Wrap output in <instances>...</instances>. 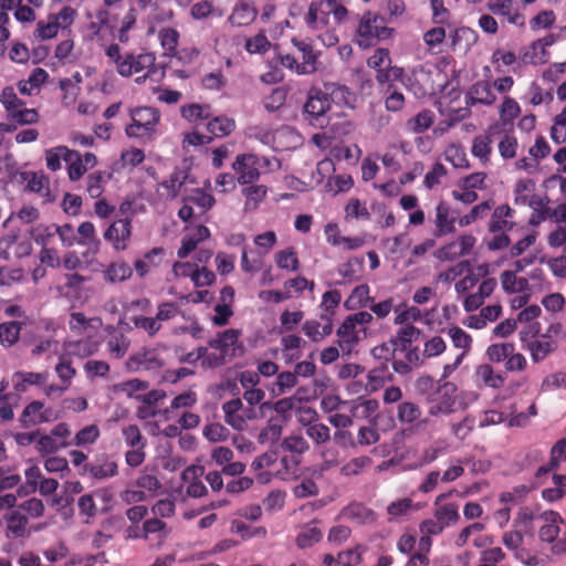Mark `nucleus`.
I'll return each instance as SVG.
<instances>
[{
    "label": "nucleus",
    "instance_id": "1",
    "mask_svg": "<svg viewBox=\"0 0 566 566\" xmlns=\"http://www.w3.org/2000/svg\"><path fill=\"white\" fill-rule=\"evenodd\" d=\"M349 18V11L340 0L313 1L304 14L307 31L324 46L338 43V27Z\"/></svg>",
    "mask_w": 566,
    "mask_h": 566
},
{
    "label": "nucleus",
    "instance_id": "2",
    "mask_svg": "<svg viewBox=\"0 0 566 566\" xmlns=\"http://www.w3.org/2000/svg\"><path fill=\"white\" fill-rule=\"evenodd\" d=\"M109 62L115 66L116 72L123 77H130L135 74L144 73L137 76L135 82L143 84L146 78L156 74V55L151 52H126L122 53L118 44L113 43L105 50Z\"/></svg>",
    "mask_w": 566,
    "mask_h": 566
},
{
    "label": "nucleus",
    "instance_id": "3",
    "mask_svg": "<svg viewBox=\"0 0 566 566\" xmlns=\"http://www.w3.org/2000/svg\"><path fill=\"white\" fill-rule=\"evenodd\" d=\"M373 315L360 311L345 317L338 327L336 335L337 344L340 347L343 356L352 354L354 347L367 336V326L371 323Z\"/></svg>",
    "mask_w": 566,
    "mask_h": 566
},
{
    "label": "nucleus",
    "instance_id": "4",
    "mask_svg": "<svg viewBox=\"0 0 566 566\" xmlns=\"http://www.w3.org/2000/svg\"><path fill=\"white\" fill-rule=\"evenodd\" d=\"M77 15L75 8L63 6L57 12H51L45 19L36 21L32 39L38 42L49 41L56 38L60 31L71 32Z\"/></svg>",
    "mask_w": 566,
    "mask_h": 566
},
{
    "label": "nucleus",
    "instance_id": "5",
    "mask_svg": "<svg viewBox=\"0 0 566 566\" xmlns=\"http://www.w3.org/2000/svg\"><path fill=\"white\" fill-rule=\"evenodd\" d=\"M392 29L388 28L385 19L378 13L367 11L359 18L354 41L360 49H369L380 40L388 39Z\"/></svg>",
    "mask_w": 566,
    "mask_h": 566
},
{
    "label": "nucleus",
    "instance_id": "6",
    "mask_svg": "<svg viewBox=\"0 0 566 566\" xmlns=\"http://www.w3.org/2000/svg\"><path fill=\"white\" fill-rule=\"evenodd\" d=\"M132 124L127 125L125 133L128 137L149 139L157 133L160 113L154 107H137L130 112Z\"/></svg>",
    "mask_w": 566,
    "mask_h": 566
},
{
    "label": "nucleus",
    "instance_id": "7",
    "mask_svg": "<svg viewBox=\"0 0 566 566\" xmlns=\"http://www.w3.org/2000/svg\"><path fill=\"white\" fill-rule=\"evenodd\" d=\"M430 417L448 416L457 410L458 387L454 382L443 381L439 384L437 391L427 397Z\"/></svg>",
    "mask_w": 566,
    "mask_h": 566
},
{
    "label": "nucleus",
    "instance_id": "8",
    "mask_svg": "<svg viewBox=\"0 0 566 566\" xmlns=\"http://www.w3.org/2000/svg\"><path fill=\"white\" fill-rule=\"evenodd\" d=\"M304 111L310 123L323 128L329 124L328 112L331 111V101L328 94L321 90H312L304 105Z\"/></svg>",
    "mask_w": 566,
    "mask_h": 566
},
{
    "label": "nucleus",
    "instance_id": "9",
    "mask_svg": "<svg viewBox=\"0 0 566 566\" xmlns=\"http://www.w3.org/2000/svg\"><path fill=\"white\" fill-rule=\"evenodd\" d=\"M459 222L458 213L453 210L449 202L440 200L434 208L432 219L437 238L446 237L455 232V223Z\"/></svg>",
    "mask_w": 566,
    "mask_h": 566
},
{
    "label": "nucleus",
    "instance_id": "10",
    "mask_svg": "<svg viewBox=\"0 0 566 566\" xmlns=\"http://www.w3.org/2000/svg\"><path fill=\"white\" fill-rule=\"evenodd\" d=\"M232 169L237 174V180L240 185H251L258 181L261 175L259 156L255 154H240L235 157Z\"/></svg>",
    "mask_w": 566,
    "mask_h": 566
},
{
    "label": "nucleus",
    "instance_id": "11",
    "mask_svg": "<svg viewBox=\"0 0 566 566\" xmlns=\"http://www.w3.org/2000/svg\"><path fill=\"white\" fill-rule=\"evenodd\" d=\"M132 238V220L119 218L113 221L104 232V239L119 252L128 248Z\"/></svg>",
    "mask_w": 566,
    "mask_h": 566
},
{
    "label": "nucleus",
    "instance_id": "12",
    "mask_svg": "<svg viewBox=\"0 0 566 566\" xmlns=\"http://www.w3.org/2000/svg\"><path fill=\"white\" fill-rule=\"evenodd\" d=\"M226 422L235 430H243L249 420L255 417L253 408H245L241 399H232L222 406Z\"/></svg>",
    "mask_w": 566,
    "mask_h": 566
},
{
    "label": "nucleus",
    "instance_id": "13",
    "mask_svg": "<svg viewBox=\"0 0 566 566\" xmlns=\"http://www.w3.org/2000/svg\"><path fill=\"white\" fill-rule=\"evenodd\" d=\"M205 468L200 464H191L181 472V490L190 497L198 499L207 494L208 490L202 482Z\"/></svg>",
    "mask_w": 566,
    "mask_h": 566
},
{
    "label": "nucleus",
    "instance_id": "14",
    "mask_svg": "<svg viewBox=\"0 0 566 566\" xmlns=\"http://www.w3.org/2000/svg\"><path fill=\"white\" fill-rule=\"evenodd\" d=\"M542 313L538 305L533 304L525 306L521 310L515 318L517 323L525 324V327L520 332L522 342H526L528 338L537 336L541 332V324L536 321Z\"/></svg>",
    "mask_w": 566,
    "mask_h": 566
},
{
    "label": "nucleus",
    "instance_id": "15",
    "mask_svg": "<svg viewBox=\"0 0 566 566\" xmlns=\"http://www.w3.org/2000/svg\"><path fill=\"white\" fill-rule=\"evenodd\" d=\"M486 7L494 15L505 18L510 24L518 28L525 25V17L513 0H489Z\"/></svg>",
    "mask_w": 566,
    "mask_h": 566
},
{
    "label": "nucleus",
    "instance_id": "16",
    "mask_svg": "<svg viewBox=\"0 0 566 566\" xmlns=\"http://www.w3.org/2000/svg\"><path fill=\"white\" fill-rule=\"evenodd\" d=\"M32 252V244L28 239H19L15 234H9L0 239V258L3 260L24 258Z\"/></svg>",
    "mask_w": 566,
    "mask_h": 566
},
{
    "label": "nucleus",
    "instance_id": "17",
    "mask_svg": "<svg viewBox=\"0 0 566 566\" xmlns=\"http://www.w3.org/2000/svg\"><path fill=\"white\" fill-rule=\"evenodd\" d=\"M525 349L530 352L532 360L539 363L547 356L554 353L557 348V343L549 335L543 334L538 337H533L530 340L526 339Z\"/></svg>",
    "mask_w": 566,
    "mask_h": 566
},
{
    "label": "nucleus",
    "instance_id": "18",
    "mask_svg": "<svg viewBox=\"0 0 566 566\" xmlns=\"http://www.w3.org/2000/svg\"><path fill=\"white\" fill-rule=\"evenodd\" d=\"M240 333L237 329H228L210 342L212 348L221 352L222 359L232 358L241 350L239 345Z\"/></svg>",
    "mask_w": 566,
    "mask_h": 566
},
{
    "label": "nucleus",
    "instance_id": "19",
    "mask_svg": "<svg viewBox=\"0 0 566 566\" xmlns=\"http://www.w3.org/2000/svg\"><path fill=\"white\" fill-rule=\"evenodd\" d=\"M300 145H302V136L293 127L283 125L274 129L273 150H290Z\"/></svg>",
    "mask_w": 566,
    "mask_h": 566
},
{
    "label": "nucleus",
    "instance_id": "20",
    "mask_svg": "<svg viewBox=\"0 0 566 566\" xmlns=\"http://www.w3.org/2000/svg\"><path fill=\"white\" fill-rule=\"evenodd\" d=\"M396 314L395 324L398 325H412L415 322H422L430 325L431 312L422 313V311L415 305L400 304L394 308Z\"/></svg>",
    "mask_w": 566,
    "mask_h": 566
},
{
    "label": "nucleus",
    "instance_id": "21",
    "mask_svg": "<svg viewBox=\"0 0 566 566\" xmlns=\"http://www.w3.org/2000/svg\"><path fill=\"white\" fill-rule=\"evenodd\" d=\"M515 211L509 205L496 207L491 216L489 230L493 233L506 232L513 229Z\"/></svg>",
    "mask_w": 566,
    "mask_h": 566
},
{
    "label": "nucleus",
    "instance_id": "22",
    "mask_svg": "<svg viewBox=\"0 0 566 566\" xmlns=\"http://www.w3.org/2000/svg\"><path fill=\"white\" fill-rule=\"evenodd\" d=\"M535 181L528 178L518 179L513 189V201L516 206H538L535 201L539 195L535 192Z\"/></svg>",
    "mask_w": 566,
    "mask_h": 566
},
{
    "label": "nucleus",
    "instance_id": "23",
    "mask_svg": "<svg viewBox=\"0 0 566 566\" xmlns=\"http://www.w3.org/2000/svg\"><path fill=\"white\" fill-rule=\"evenodd\" d=\"M258 15V10L252 2L241 0L233 7L228 22L233 27L251 24Z\"/></svg>",
    "mask_w": 566,
    "mask_h": 566
},
{
    "label": "nucleus",
    "instance_id": "24",
    "mask_svg": "<svg viewBox=\"0 0 566 566\" xmlns=\"http://www.w3.org/2000/svg\"><path fill=\"white\" fill-rule=\"evenodd\" d=\"M52 419V411L44 408V403L41 401H32L25 406L20 421L23 426H35L42 422H48Z\"/></svg>",
    "mask_w": 566,
    "mask_h": 566
},
{
    "label": "nucleus",
    "instance_id": "25",
    "mask_svg": "<svg viewBox=\"0 0 566 566\" xmlns=\"http://www.w3.org/2000/svg\"><path fill=\"white\" fill-rule=\"evenodd\" d=\"M49 373L15 371L12 375L13 388L19 392L27 391L31 386H43L49 379Z\"/></svg>",
    "mask_w": 566,
    "mask_h": 566
},
{
    "label": "nucleus",
    "instance_id": "26",
    "mask_svg": "<svg viewBox=\"0 0 566 566\" xmlns=\"http://www.w3.org/2000/svg\"><path fill=\"white\" fill-rule=\"evenodd\" d=\"M471 105L481 104L491 106L496 101V95L492 90V85L488 81H479L474 83L467 95Z\"/></svg>",
    "mask_w": 566,
    "mask_h": 566
},
{
    "label": "nucleus",
    "instance_id": "27",
    "mask_svg": "<svg viewBox=\"0 0 566 566\" xmlns=\"http://www.w3.org/2000/svg\"><path fill=\"white\" fill-rule=\"evenodd\" d=\"M3 520L7 538L15 539L27 535L28 518L20 511L14 510L7 513Z\"/></svg>",
    "mask_w": 566,
    "mask_h": 566
},
{
    "label": "nucleus",
    "instance_id": "28",
    "mask_svg": "<svg viewBox=\"0 0 566 566\" xmlns=\"http://www.w3.org/2000/svg\"><path fill=\"white\" fill-rule=\"evenodd\" d=\"M555 42L556 38L553 34L535 40L525 53L526 60L532 64L545 63L548 59L547 48L553 45Z\"/></svg>",
    "mask_w": 566,
    "mask_h": 566
},
{
    "label": "nucleus",
    "instance_id": "29",
    "mask_svg": "<svg viewBox=\"0 0 566 566\" xmlns=\"http://www.w3.org/2000/svg\"><path fill=\"white\" fill-rule=\"evenodd\" d=\"M428 73L422 66L413 67L409 73L403 72V77L400 82L409 90L416 97H422L427 94V88L422 84L427 80Z\"/></svg>",
    "mask_w": 566,
    "mask_h": 566
},
{
    "label": "nucleus",
    "instance_id": "30",
    "mask_svg": "<svg viewBox=\"0 0 566 566\" xmlns=\"http://www.w3.org/2000/svg\"><path fill=\"white\" fill-rule=\"evenodd\" d=\"M542 517L545 523L539 528V538L544 542L552 543L559 534L563 518L560 514L555 511L544 512Z\"/></svg>",
    "mask_w": 566,
    "mask_h": 566
},
{
    "label": "nucleus",
    "instance_id": "31",
    "mask_svg": "<svg viewBox=\"0 0 566 566\" xmlns=\"http://www.w3.org/2000/svg\"><path fill=\"white\" fill-rule=\"evenodd\" d=\"M342 301V294L338 290H329L322 296L319 304V319L322 322H329L333 324L336 310Z\"/></svg>",
    "mask_w": 566,
    "mask_h": 566
},
{
    "label": "nucleus",
    "instance_id": "32",
    "mask_svg": "<svg viewBox=\"0 0 566 566\" xmlns=\"http://www.w3.org/2000/svg\"><path fill=\"white\" fill-rule=\"evenodd\" d=\"M323 537V532L312 522L300 527L295 537V544L298 548L305 549L317 544Z\"/></svg>",
    "mask_w": 566,
    "mask_h": 566
},
{
    "label": "nucleus",
    "instance_id": "33",
    "mask_svg": "<svg viewBox=\"0 0 566 566\" xmlns=\"http://www.w3.org/2000/svg\"><path fill=\"white\" fill-rule=\"evenodd\" d=\"M188 174L185 169L176 168L168 179L160 184V188L164 190L163 196L168 199L176 198L181 190V187L186 184Z\"/></svg>",
    "mask_w": 566,
    "mask_h": 566
},
{
    "label": "nucleus",
    "instance_id": "34",
    "mask_svg": "<svg viewBox=\"0 0 566 566\" xmlns=\"http://www.w3.org/2000/svg\"><path fill=\"white\" fill-rule=\"evenodd\" d=\"M156 349L144 348L129 358V366L136 369H155L161 366Z\"/></svg>",
    "mask_w": 566,
    "mask_h": 566
},
{
    "label": "nucleus",
    "instance_id": "35",
    "mask_svg": "<svg viewBox=\"0 0 566 566\" xmlns=\"http://www.w3.org/2000/svg\"><path fill=\"white\" fill-rule=\"evenodd\" d=\"M475 377L484 386L499 389L504 386L505 377L500 371H495L492 365L481 364L475 368Z\"/></svg>",
    "mask_w": 566,
    "mask_h": 566
},
{
    "label": "nucleus",
    "instance_id": "36",
    "mask_svg": "<svg viewBox=\"0 0 566 566\" xmlns=\"http://www.w3.org/2000/svg\"><path fill=\"white\" fill-rule=\"evenodd\" d=\"M49 74L44 69H34L27 80L18 83L19 92L22 95L31 96L40 91L41 85L48 80Z\"/></svg>",
    "mask_w": 566,
    "mask_h": 566
},
{
    "label": "nucleus",
    "instance_id": "37",
    "mask_svg": "<svg viewBox=\"0 0 566 566\" xmlns=\"http://www.w3.org/2000/svg\"><path fill=\"white\" fill-rule=\"evenodd\" d=\"M244 197V211L252 212L259 208L268 195V188L263 185H250L242 189Z\"/></svg>",
    "mask_w": 566,
    "mask_h": 566
},
{
    "label": "nucleus",
    "instance_id": "38",
    "mask_svg": "<svg viewBox=\"0 0 566 566\" xmlns=\"http://www.w3.org/2000/svg\"><path fill=\"white\" fill-rule=\"evenodd\" d=\"M348 409L353 418L370 419L379 409V402L376 399L358 398L348 403Z\"/></svg>",
    "mask_w": 566,
    "mask_h": 566
},
{
    "label": "nucleus",
    "instance_id": "39",
    "mask_svg": "<svg viewBox=\"0 0 566 566\" xmlns=\"http://www.w3.org/2000/svg\"><path fill=\"white\" fill-rule=\"evenodd\" d=\"M86 470L97 480L113 478L118 472L117 463L108 457L98 459L94 463L88 464Z\"/></svg>",
    "mask_w": 566,
    "mask_h": 566
},
{
    "label": "nucleus",
    "instance_id": "40",
    "mask_svg": "<svg viewBox=\"0 0 566 566\" xmlns=\"http://www.w3.org/2000/svg\"><path fill=\"white\" fill-rule=\"evenodd\" d=\"M302 331L312 342L319 343L332 334L333 324L329 322H323L322 324L316 319H307L304 322Z\"/></svg>",
    "mask_w": 566,
    "mask_h": 566
},
{
    "label": "nucleus",
    "instance_id": "41",
    "mask_svg": "<svg viewBox=\"0 0 566 566\" xmlns=\"http://www.w3.org/2000/svg\"><path fill=\"white\" fill-rule=\"evenodd\" d=\"M158 39L164 50L165 56L175 57L178 54L180 33L175 28H163L158 32Z\"/></svg>",
    "mask_w": 566,
    "mask_h": 566
},
{
    "label": "nucleus",
    "instance_id": "42",
    "mask_svg": "<svg viewBox=\"0 0 566 566\" xmlns=\"http://www.w3.org/2000/svg\"><path fill=\"white\" fill-rule=\"evenodd\" d=\"M447 334L450 337L453 347L461 349V353L458 356H461V358L464 359L472 348V336L459 326L450 327Z\"/></svg>",
    "mask_w": 566,
    "mask_h": 566
},
{
    "label": "nucleus",
    "instance_id": "43",
    "mask_svg": "<svg viewBox=\"0 0 566 566\" xmlns=\"http://www.w3.org/2000/svg\"><path fill=\"white\" fill-rule=\"evenodd\" d=\"M274 262L280 270L296 272L300 269V260L293 247L275 252Z\"/></svg>",
    "mask_w": 566,
    "mask_h": 566
},
{
    "label": "nucleus",
    "instance_id": "44",
    "mask_svg": "<svg viewBox=\"0 0 566 566\" xmlns=\"http://www.w3.org/2000/svg\"><path fill=\"white\" fill-rule=\"evenodd\" d=\"M417 510V505L410 497H401L388 504L387 514L389 515L390 521H397L408 516Z\"/></svg>",
    "mask_w": 566,
    "mask_h": 566
},
{
    "label": "nucleus",
    "instance_id": "45",
    "mask_svg": "<svg viewBox=\"0 0 566 566\" xmlns=\"http://www.w3.org/2000/svg\"><path fill=\"white\" fill-rule=\"evenodd\" d=\"M133 274L130 265L124 261L111 263L104 271V280L111 283H119L129 279Z\"/></svg>",
    "mask_w": 566,
    "mask_h": 566
},
{
    "label": "nucleus",
    "instance_id": "46",
    "mask_svg": "<svg viewBox=\"0 0 566 566\" xmlns=\"http://www.w3.org/2000/svg\"><path fill=\"white\" fill-rule=\"evenodd\" d=\"M502 289L510 294L523 293L528 289V281L517 276L513 271H504L501 276Z\"/></svg>",
    "mask_w": 566,
    "mask_h": 566
},
{
    "label": "nucleus",
    "instance_id": "47",
    "mask_svg": "<svg viewBox=\"0 0 566 566\" xmlns=\"http://www.w3.org/2000/svg\"><path fill=\"white\" fill-rule=\"evenodd\" d=\"M293 45L302 53L301 71L304 73H314L316 71V55L313 52L311 43L304 40H292Z\"/></svg>",
    "mask_w": 566,
    "mask_h": 566
},
{
    "label": "nucleus",
    "instance_id": "48",
    "mask_svg": "<svg viewBox=\"0 0 566 566\" xmlns=\"http://www.w3.org/2000/svg\"><path fill=\"white\" fill-rule=\"evenodd\" d=\"M472 155L478 158L482 165L490 161L492 154V139L490 135H478L472 140Z\"/></svg>",
    "mask_w": 566,
    "mask_h": 566
},
{
    "label": "nucleus",
    "instance_id": "49",
    "mask_svg": "<svg viewBox=\"0 0 566 566\" xmlns=\"http://www.w3.org/2000/svg\"><path fill=\"white\" fill-rule=\"evenodd\" d=\"M276 479L287 481L295 478L298 473V460L295 457L277 458L275 467Z\"/></svg>",
    "mask_w": 566,
    "mask_h": 566
},
{
    "label": "nucleus",
    "instance_id": "50",
    "mask_svg": "<svg viewBox=\"0 0 566 566\" xmlns=\"http://www.w3.org/2000/svg\"><path fill=\"white\" fill-rule=\"evenodd\" d=\"M370 300L369 286L367 284H360L352 291L344 305L347 310L354 311L367 306Z\"/></svg>",
    "mask_w": 566,
    "mask_h": 566
},
{
    "label": "nucleus",
    "instance_id": "51",
    "mask_svg": "<svg viewBox=\"0 0 566 566\" xmlns=\"http://www.w3.org/2000/svg\"><path fill=\"white\" fill-rule=\"evenodd\" d=\"M71 331L82 334L87 329H98L102 326V319L98 317L86 318L83 313L74 312L70 315L69 322Z\"/></svg>",
    "mask_w": 566,
    "mask_h": 566
},
{
    "label": "nucleus",
    "instance_id": "52",
    "mask_svg": "<svg viewBox=\"0 0 566 566\" xmlns=\"http://www.w3.org/2000/svg\"><path fill=\"white\" fill-rule=\"evenodd\" d=\"M433 517L439 521V523L444 526V528L455 524L459 518V507L454 503H447L438 505Z\"/></svg>",
    "mask_w": 566,
    "mask_h": 566
},
{
    "label": "nucleus",
    "instance_id": "53",
    "mask_svg": "<svg viewBox=\"0 0 566 566\" xmlns=\"http://www.w3.org/2000/svg\"><path fill=\"white\" fill-rule=\"evenodd\" d=\"M515 349V344L511 342L495 343L488 346L485 356L490 363H505L509 355Z\"/></svg>",
    "mask_w": 566,
    "mask_h": 566
},
{
    "label": "nucleus",
    "instance_id": "54",
    "mask_svg": "<svg viewBox=\"0 0 566 566\" xmlns=\"http://www.w3.org/2000/svg\"><path fill=\"white\" fill-rule=\"evenodd\" d=\"M444 158L454 168L468 169L470 167L469 159L464 148L459 144H450L444 150Z\"/></svg>",
    "mask_w": 566,
    "mask_h": 566
},
{
    "label": "nucleus",
    "instance_id": "55",
    "mask_svg": "<svg viewBox=\"0 0 566 566\" xmlns=\"http://www.w3.org/2000/svg\"><path fill=\"white\" fill-rule=\"evenodd\" d=\"M373 463L371 458L367 455H359L348 460L340 467V474L343 476H355L361 474Z\"/></svg>",
    "mask_w": 566,
    "mask_h": 566
},
{
    "label": "nucleus",
    "instance_id": "56",
    "mask_svg": "<svg viewBox=\"0 0 566 566\" xmlns=\"http://www.w3.org/2000/svg\"><path fill=\"white\" fill-rule=\"evenodd\" d=\"M166 397L163 390H153L145 396V402L148 405L146 408L139 410V416L146 418L148 416L158 417L164 419L163 410L157 407V403Z\"/></svg>",
    "mask_w": 566,
    "mask_h": 566
},
{
    "label": "nucleus",
    "instance_id": "57",
    "mask_svg": "<svg viewBox=\"0 0 566 566\" xmlns=\"http://www.w3.org/2000/svg\"><path fill=\"white\" fill-rule=\"evenodd\" d=\"M235 127V123L232 118L227 116H218L211 119L207 124L208 132L213 137H224L232 133Z\"/></svg>",
    "mask_w": 566,
    "mask_h": 566
},
{
    "label": "nucleus",
    "instance_id": "58",
    "mask_svg": "<svg viewBox=\"0 0 566 566\" xmlns=\"http://www.w3.org/2000/svg\"><path fill=\"white\" fill-rule=\"evenodd\" d=\"M77 507L80 516L86 524L91 523L98 513L94 494L92 493L81 495L77 500Z\"/></svg>",
    "mask_w": 566,
    "mask_h": 566
},
{
    "label": "nucleus",
    "instance_id": "59",
    "mask_svg": "<svg viewBox=\"0 0 566 566\" xmlns=\"http://www.w3.org/2000/svg\"><path fill=\"white\" fill-rule=\"evenodd\" d=\"M67 355L77 357H88L97 352V344L90 339H81L65 343Z\"/></svg>",
    "mask_w": 566,
    "mask_h": 566
},
{
    "label": "nucleus",
    "instance_id": "60",
    "mask_svg": "<svg viewBox=\"0 0 566 566\" xmlns=\"http://www.w3.org/2000/svg\"><path fill=\"white\" fill-rule=\"evenodd\" d=\"M331 103L344 105L353 108L356 103V94L344 85H333L331 92L327 93Z\"/></svg>",
    "mask_w": 566,
    "mask_h": 566
},
{
    "label": "nucleus",
    "instance_id": "61",
    "mask_svg": "<svg viewBox=\"0 0 566 566\" xmlns=\"http://www.w3.org/2000/svg\"><path fill=\"white\" fill-rule=\"evenodd\" d=\"M421 416L420 407L412 401H402L398 405L397 418L402 424H412Z\"/></svg>",
    "mask_w": 566,
    "mask_h": 566
},
{
    "label": "nucleus",
    "instance_id": "62",
    "mask_svg": "<svg viewBox=\"0 0 566 566\" xmlns=\"http://www.w3.org/2000/svg\"><path fill=\"white\" fill-rule=\"evenodd\" d=\"M297 384L296 375L292 371L280 373L276 380L272 384L271 394L275 397L285 394Z\"/></svg>",
    "mask_w": 566,
    "mask_h": 566
},
{
    "label": "nucleus",
    "instance_id": "63",
    "mask_svg": "<svg viewBox=\"0 0 566 566\" xmlns=\"http://www.w3.org/2000/svg\"><path fill=\"white\" fill-rule=\"evenodd\" d=\"M27 187L30 191L39 193L50 200L49 179L43 174L31 172L28 175Z\"/></svg>",
    "mask_w": 566,
    "mask_h": 566
},
{
    "label": "nucleus",
    "instance_id": "64",
    "mask_svg": "<svg viewBox=\"0 0 566 566\" xmlns=\"http://www.w3.org/2000/svg\"><path fill=\"white\" fill-rule=\"evenodd\" d=\"M391 374L386 368H375L367 375L366 390L375 392L391 380Z\"/></svg>",
    "mask_w": 566,
    "mask_h": 566
}]
</instances>
